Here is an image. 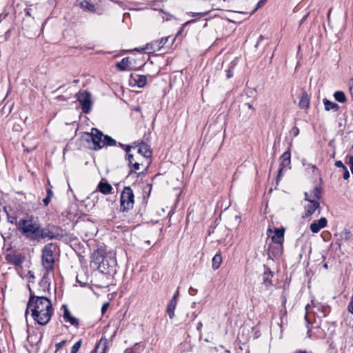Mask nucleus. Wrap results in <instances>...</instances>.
I'll list each match as a JSON object with an SVG mask.
<instances>
[{
	"label": "nucleus",
	"mask_w": 353,
	"mask_h": 353,
	"mask_svg": "<svg viewBox=\"0 0 353 353\" xmlns=\"http://www.w3.org/2000/svg\"><path fill=\"white\" fill-rule=\"evenodd\" d=\"M177 305V301H175L174 299H171V300L169 301L167 308H166V312L168 313L170 319H173L174 316V310L176 309Z\"/></svg>",
	"instance_id": "19"
},
{
	"label": "nucleus",
	"mask_w": 353,
	"mask_h": 353,
	"mask_svg": "<svg viewBox=\"0 0 353 353\" xmlns=\"http://www.w3.org/2000/svg\"><path fill=\"white\" fill-rule=\"evenodd\" d=\"M17 228L19 232L30 240H39L41 225L37 218L27 216L18 221Z\"/></svg>",
	"instance_id": "2"
},
{
	"label": "nucleus",
	"mask_w": 353,
	"mask_h": 353,
	"mask_svg": "<svg viewBox=\"0 0 353 353\" xmlns=\"http://www.w3.org/2000/svg\"><path fill=\"white\" fill-rule=\"evenodd\" d=\"M307 15H305V16L303 18L302 21H304V20L307 18Z\"/></svg>",
	"instance_id": "56"
},
{
	"label": "nucleus",
	"mask_w": 353,
	"mask_h": 353,
	"mask_svg": "<svg viewBox=\"0 0 353 353\" xmlns=\"http://www.w3.org/2000/svg\"><path fill=\"white\" fill-rule=\"evenodd\" d=\"M138 152L145 158H150L152 154L149 145L143 142L138 145Z\"/></svg>",
	"instance_id": "17"
},
{
	"label": "nucleus",
	"mask_w": 353,
	"mask_h": 353,
	"mask_svg": "<svg viewBox=\"0 0 353 353\" xmlns=\"http://www.w3.org/2000/svg\"><path fill=\"white\" fill-rule=\"evenodd\" d=\"M321 197V190L319 187H315L310 193L305 192V199L307 201L319 202Z\"/></svg>",
	"instance_id": "13"
},
{
	"label": "nucleus",
	"mask_w": 353,
	"mask_h": 353,
	"mask_svg": "<svg viewBox=\"0 0 353 353\" xmlns=\"http://www.w3.org/2000/svg\"><path fill=\"white\" fill-rule=\"evenodd\" d=\"M335 165L337 168H342L343 169H345L346 166L343 165V162L341 161H336L335 162Z\"/></svg>",
	"instance_id": "39"
},
{
	"label": "nucleus",
	"mask_w": 353,
	"mask_h": 353,
	"mask_svg": "<svg viewBox=\"0 0 353 353\" xmlns=\"http://www.w3.org/2000/svg\"><path fill=\"white\" fill-rule=\"evenodd\" d=\"M91 132H97V133H99V132H101V131L97 130V128H92L91 129Z\"/></svg>",
	"instance_id": "48"
},
{
	"label": "nucleus",
	"mask_w": 353,
	"mask_h": 353,
	"mask_svg": "<svg viewBox=\"0 0 353 353\" xmlns=\"http://www.w3.org/2000/svg\"><path fill=\"white\" fill-rule=\"evenodd\" d=\"M344 170V174H343V179L347 180L349 179L350 177V173H349V171L347 168V167L345 168V169H343Z\"/></svg>",
	"instance_id": "40"
},
{
	"label": "nucleus",
	"mask_w": 353,
	"mask_h": 353,
	"mask_svg": "<svg viewBox=\"0 0 353 353\" xmlns=\"http://www.w3.org/2000/svg\"><path fill=\"white\" fill-rule=\"evenodd\" d=\"M131 79L139 88H143L147 83V77L145 75L135 74L131 75Z\"/></svg>",
	"instance_id": "18"
},
{
	"label": "nucleus",
	"mask_w": 353,
	"mask_h": 353,
	"mask_svg": "<svg viewBox=\"0 0 353 353\" xmlns=\"http://www.w3.org/2000/svg\"><path fill=\"white\" fill-rule=\"evenodd\" d=\"M81 340L77 341L73 345V346L72 347V350H71L70 353H77V352L79 351V348L81 347Z\"/></svg>",
	"instance_id": "31"
},
{
	"label": "nucleus",
	"mask_w": 353,
	"mask_h": 353,
	"mask_svg": "<svg viewBox=\"0 0 353 353\" xmlns=\"http://www.w3.org/2000/svg\"><path fill=\"white\" fill-rule=\"evenodd\" d=\"M308 203L305 205V216H311L317 209L320 208L319 202L307 201Z\"/></svg>",
	"instance_id": "16"
},
{
	"label": "nucleus",
	"mask_w": 353,
	"mask_h": 353,
	"mask_svg": "<svg viewBox=\"0 0 353 353\" xmlns=\"http://www.w3.org/2000/svg\"><path fill=\"white\" fill-rule=\"evenodd\" d=\"M208 13V12H191L190 13H188V14L191 17H205V15H207Z\"/></svg>",
	"instance_id": "32"
},
{
	"label": "nucleus",
	"mask_w": 353,
	"mask_h": 353,
	"mask_svg": "<svg viewBox=\"0 0 353 353\" xmlns=\"http://www.w3.org/2000/svg\"><path fill=\"white\" fill-rule=\"evenodd\" d=\"M105 343L103 342L101 340L99 342V343L96 345L95 348L92 351V353H105Z\"/></svg>",
	"instance_id": "30"
},
{
	"label": "nucleus",
	"mask_w": 353,
	"mask_h": 353,
	"mask_svg": "<svg viewBox=\"0 0 353 353\" xmlns=\"http://www.w3.org/2000/svg\"><path fill=\"white\" fill-rule=\"evenodd\" d=\"M296 353H306L305 351H299V352H296Z\"/></svg>",
	"instance_id": "55"
},
{
	"label": "nucleus",
	"mask_w": 353,
	"mask_h": 353,
	"mask_svg": "<svg viewBox=\"0 0 353 353\" xmlns=\"http://www.w3.org/2000/svg\"><path fill=\"white\" fill-rule=\"evenodd\" d=\"M248 105L250 109H253V107L251 104L248 103Z\"/></svg>",
	"instance_id": "53"
},
{
	"label": "nucleus",
	"mask_w": 353,
	"mask_h": 353,
	"mask_svg": "<svg viewBox=\"0 0 353 353\" xmlns=\"http://www.w3.org/2000/svg\"><path fill=\"white\" fill-rule=\"evenodd\" d=\"M121 146L126 152V159H128V161L129 162V165L132 164L134 158H133V155L132 154H130L131 146L130 145H123V144H121Z\"/></svg>",
	"instance_id": "29"
},
{
	"label": "nucleus",
	"mask_w": 353,
	"mask_h": 353,
	"mask_svg": "<svg viewBox=\"0 0 353 353\" xmlns=\"http://www.w3.org/2000/svg\"><path fill=\"white\" fill-rule=\"evenodd\" d=\"M327 219L325 217H321L310 224V230L313 233H317L327 225Z\"/></svg>",
	"instance_id": "15"
},
{
	"label": "nucleus",
	"mask_w": 353,
	"mask_h": 353,
	"mask_svg": "<svg viewBox=\"0 0 353 353\" xmlns=\"http://www.w3.org/2000/svg\"><path fill=\"white\" fill-rule=\"evenodd\" d=\"M349 165L351 172L353 174V156L350 157L349 159Z\"/></svg>",
	"instance_id": "41"
},
{
	"label": "nucleus",
	"mask_w": 353,
	"mask_h": 353,
	"mask_svg": "<svg viewBox=\"0 0 353 353\" xmlns=\"http://www.w3.org/2000/svg\"><path fill=\"white\" fill-rule=\"evenodd\" d=\"M226 75L228 79L231 78L233 75L232 70H226Z\"/></svg>",
	"instance_id": "44"
},
{
	"label": "nucleus",
	"mask_w": 353,
	"mask_h": 353,
	"mask_svg": "<svg viewBox=\"0 0 353 353\" xmlns=\"http://www.w3.org/2000/svg\"><path fill=\"white\" fill-rule=\"evenodd\" d=\"M108 306H109V303H105V304L103 305V306L101 307V313L102 314H104L105 312V311L107 310Z\"/></svg>",
	"instance_id": "43"
},
{
	"label": "nucleus",
	"mask_w": 353,
	"mask_h": 353,
	"mask_svg": "<svg viewBox=\"0 0 353 353\" xmlns=\"http://www.w3.org/2000/svg\"><path fill=\"white\" fill-rule=\"evenodd\" d=\"M50 272H46L43 274L41 280L39 283V288L34 292H41V294L46 296V293L49 292L50 289Z\"/></svg>",
	"instance_id": "12"
},
{
	"label": "nucleus",
	"mask_w": 353,
	"mask_h": 353,
	"mask_svg": "<svg viewBox=\"0 0 353 353\" xmlns=\"http://www.w3.org/2000/svg\"><path fill=\"white\" fill-rule=\"evenodd\" d=\"M29 312H31L32 317L38 324H48L53 314L50 299L41 294V292H34L30 288V298L25 312L26 316Z\"/></svg>",
	"instance_id": "1"
},
{
	"label": "nucleus",
	"mask_w": 353,
	"mask_h": 353,
	"mask_svg": "<svg viewBox=\"0 0 353 353\" xmlns=\"http://www.w3.org/2000/svg\"><path fill=\"white\" fill-rule=\"evenodd\" d=\"M305 319L307 321L309 312H312L319 318L325 317L330 312V307L327 305H323L320 303H314L312 301L311 304H307L305 306Z\"/></svg>",
	"instance_id": "7"
},
{
	"label": "nucleus",
	"mask_w": 353,
	"mask_h": 353,
	"mask_svg": "<svg viewBox=\"0 0 353 353\" xmlns=\"http://www.w3.org/2000/svg\"><path fill=\"white\" fill-rule=\"evenodd\" d=\"M341 236L343 239H344L345 240H348L352 236L351 232L347 230H345L344 231H343V232L341 234Z\"/></svg>",
	"instance_id": "33"
},
{
	"label": "nucleus",
	"mask_w": 353,
	"mask_h": 353,
	"mask_svg": "<svg viewBox=\"0 0 353 353\" xmlns=\"http://www.w3.org/2000/svg\"><path fill=\"white\" fill-rule=\"evenodd\" d=\"M76 98L81 105L82 111L86 114L90 112L92 105L91 94L88 91L79 92L76 94Z\"/></svg>",
	"instance_id": "9"
},
{
	"label": "nucleus",
	"mask_w": 353,
	"mask_h": 353,
	"mask_svg": "<svg viewBox=\"0 0 353 353\" xmlns=\"http://www.w3.org/2000/svg\"><path fill=\"white\" fill-rule=\"evenodd\" d=\"M272 272L269 270L265 271L263 275V284L268 288L272 285Z\"/></svg>",
	"instance_id": "22"
},
{
	"label": "nucleus",
	"mask_w": 353,
	"mask_h": 353,
	"mask_svg": "<svg viewBox=\"0 0 353 353\" xmlns=\"http://www.w3.org/2000/svg\"><path fill=\"white\" fill-rule=\"evenodd\" d=\"M61 308L63 310V318L66 323L77 327L79 325V319L72 316L71 313L65 305H63Z\"/></svg>",
	"instance_id": "14"
},
{
	"label": "nucleus",
	"mask_w": 353,
	"mask_h": 353,
	"mask_svg": "<svg viewBox=\"0 0 353 353\" xmlns=\"http://www.w3.org/2000/svg\"><path fill=\"white\" fill-rule=\"evenodd\" d=\"M290 157L291 154L290 151L285 152L280 157V166L279 170L277 175L276 180L279 181L280 178L282 176L283 172L285 171L287 169L290 168Z\"/></svg>",
	"instance_id": "11"
},
{
	"label": "nucleus",
	"mask_w": 353,
	"mask_h": 353,
	"mask_svg": "<svg viewBox=\"0 0 353 353\" xmlns=\"http://www.w3.org/2000/svg\"><path fill=\"white\" fill-rule=\"evenodd\" d=\"M50 201H51V199L49 198V196H46V197L45 199H43V203L45 206H47L50 203Z\"/></svg>",
	"instance_id": "42"
},
{
	"label": "nucleus",
	"mask_w": 353,
	"mask_h": 353,
	"mask_svg": "<svg viewBox=\"0 0 353 353\" xmlns=\"http://www.w3.org/2000/svg\"><path fill=\"white\" fill-rule=\"evenodd\" d=\"M120 203V210L122 212H128V210L133 208L134 194L131 188H124L121 194Z\"/></svg>",
	"instance_id": "6"
},
{
	"label": "nucleus",
	"mask_w": 353,
	"mask_h": 353,
	"mask_svg": "<svg viewBox=\"0 0 353 353\" xmlns=\"http://www.w3.org/2000/svg\"><path fill=\"white\" fill-rule=\"evenodd\" d=\"M267 235L272 242L281 245L284 241V229L269 228L267 230Z\"/></svg>",
	"instance_id": "10"
},
{
	"label": "nucleus",
	"mask_w": 353,
	"mask_h": 353,
	"mask_svg": "<svg viewBox=\"0 0 353 353\" xmlns=\"http://www.w3.org/2000/svg\"><path fill=\"white\" fill-rule=\"evenodd\" d=\"M98 268L103 272L111 274L115 272L117 266V259L114 254L110 253L103 257L97 258Z\"/></svg>",
	"instance_id": "5"
},
{
	"label": "nucleus",
	"mask_w": 353,
	"mask_h": 353,
	"mask_svg": "<svg viewBox=\"0 0 353 353\" xmlns=\"http://www.w3.org/2000/svg\"><path fill=\"white\" fill-rule=\"evenodd\" d=\"M79 6L81 8H82L85 11L88 12H94L95 11V6L92 3L91 0H83L80 2Z\"/></svg>",
	"instance_id": "20"
},
{
	"label": "nucleus",
	"mask_w": 353,
	"mask_h": 353,
	"mask_svg": "<svg viewBox=\"0 0 353 353\" xmlns=\"http://www.w3.org/2000/svg\"><path fill=\"white\" fill-rule=\"evenodd\" d=\"M310 166H311V168H312L313 170H314L315 169H316V166L314 165H310Z\"/></svg>",
	"instance_id": "52"
},
{
	"label": "nucleus",
	"mask_w": 353,
	"mask_h": 353,
	"mask_svg": "<svg viewBox=\"0 0 353 353\" xmlns=\"http://www.w3.org/2000/svg\"><path fill=\"white\" fill-rule=\"evenodd\" d=\"M47 196H49V198L52 199L53 196V192L50 189L47 190Z\"/></svg>",
	"instance_id": "45"
},
{
	"label": "nucleus",
	"mask_w": 353,
	"mask_h": 353,
	"mask_svg": "<svg viewBox=\"0 0 353 353\" xmlns=\"http://www.w3.org/2000/svg\"><path fill=\"white\" fill-rule=\"evenodd\" d=\"M266 1H267V0H260V1L258 2V3H257V5H256V8H255L253 10V11L252 12L251 14H253L254 12H255L256 11V10H258L259 8H261V6H263L265 3Z\"/></svg>",
	"instance_id": "35"
},
{
	"label": "nucleus",
	"mask_w": 353,
	"mask_h": 353,
	"mask_svg": "<svg viewBox=\"0 0 353 353\" xmlns=\"http://www.w3.org/2000/svg\"><path fill=\"white\" fill-rule=\"evenodd\" d=\"M170 37L161 38L159 40L153 41L149 43H147L145 48L140 49H136L139 52H145L148 54H152L155 52L161 50L164 45L167 43Z\"/></svg>",
	"instance_id": "8"
},
{
	"label": "nucleus",
	"mask_w": 353,
	"mask_h": 353,
	"mask_svg": "<svg viewBox=\"0 0 353 353\" xmlns=\"http://www.w3.org/2000/svg\"><path fill=\"white\" fill-rule=\"evenodd\" d=\"M98 190L102 192L103 194H109L112 188L108 183H103L100 182L97 187Z\"/></svg>",
	"instance_id": "25"
},
{
	"label": "nucleus",
	"mask_w": 353,
	"mask_h": 353,
	"mask_svg": "<svg viewBox=\"0 0 353 353\" xmlns=\"http://www.w3.org/2000/svg\"><path fill=\"white\" fill-rule=\"evenodd\" d=\"M286 303V299L284 298L283 300V302H282V304H283V306L285 307V305Z\"/></svg>",
	"instance_id": "50"
},
{
	"label": "nucleus",
	"mask_w": 353,
	"mask_h": 353,
	"mask_svg": "<svg viewBox=\"0 0 353 353\" xmlns=\"http://www.w3.org/2000/svg\"><path fill=\"white\" fill-rule=\"evenodd\" d=\"M130 61L129 57H124L121 59L120 62L117 63V68L121 70L124 71L127 69V68L130 65Z\"/></svg>",
	"instance_id": "24"
},
{
	"label": "nucleus",
	"mask_w": 353,
	"mask_h": 353,
	"mask_svg": "<svg viewBox=\"0 0 353 353\" xmlns=\"http://www.w3.org/2000/svg\"><path fill=\"white\" fill-rule=\"evenodd\" d=\"M66 343V340H63L60 341L59 343H57L56 344V351H58L59 349H61Z\"/></svg>",
	"instance_id": "37"
},
{
	"label": "nucleus",
	"mask_w": 353,
	"mask_h": 353,
	"mask_svg": "<svg viewBox=\"0 0 353 353\" xmlns=\"http://www.w3.org/2000/svg\"><path fill=\"white\" fill-rule=\"evenodd\" d=\"M40 236L39 239H45L48 238L50 239H57L59 236V234H55L54 232H50L46 229L41 228L40 229Z\"/></svg>",
	"instance_id": "21"
},
{
	"label": "nucleus",
	"mask_w": 353,
	"mask_h": 353,
	"mask_svg": "<svg viewBox=\"0 0 353 353\" xmlns=\"http://www.w3.org/2000/svg\"><path fill=\"white\" fill-rule=\"evenodd\" d=\"M348 85H349V90H350V94L352 96V98L353 99V79L350 80Z\"/></svg>",
	"instance_id": "38"
},
{
	"label": "nucleus",
	"mask_w": 353,
	"mask_h": 353,
	"mask_svg": "<svg viewBox=\"0 0 353 353\" xmlns=\"http://www.w3.org/2000/svg\"><path fill=\"white\" fill-rule=\"evenodd\" d=\"M222 262V256L221 253H216L212 260V268L213 270H217Z\"/></svg>",
	"instance_id": "23"
},
{
	"label": "nucleus",
	"mask_w": 353,
	"mask_h": 353,
	"mask_svg": "<svg viewBox=\"0 0 353 353\" xmlns=\"http://www.w3.org/2000/svg\"><path fill=\"white\" fill-rule=\"evenodd\" d=\"M202 327V323L200 322L197 325V329H200Z\"/></svg>",
	"instance_id": "51"
},
{
	"label": "nucleus",
	"mask_w": 353,
	"mask_h": 353,
	"mask_svg": "<svg viewBox=\"0 0 353 353\" xmlns=\"http://www.w3.org/2000/svg\"><path fill=\"white\" fill-rule=\"evenodd\" d=\"M8 222L12 223V224H16L17 225V217L16 216H10L8 215Z\"/></svg>",
	"instance_id": "36"
},
{
	"label": "nucleus",
	"mask_w": 353,
	"mask_h": 353,
	"mask_svg": "<svg viewBox=\"0 0 353 353\" xmlns=\"http://www.w3.org/2000/svg\"><path fill=\"white\" fill-rule=\"evenodd\" d=\"M323 102L324 104L325 110L326 111H330L332 110H338V109L339 108L338 104H336L334 102L330 101L326 99H324L323 100Z\"/></svg>",
	"instance_id": "26"
},
{
	"label": "nucleus",
	"mask_w": 353,
	"mask_h": 353,
	"mask_svg": "<svg viewBox=\"0 0 353 353\" xmlns=\"http://www.w3.org/2000/svg\"><path fill=\"white\" fill-rule=\"evenodd\" d=\"M286 313H287L286 310H285V309H284L283 315V316H284V315H286Z\"/></svg>",
	"instance_id": "54"
},
{
	"label": "nucleus",
	"mask_w": 353,
	"mask_h": 353,
	"mask_svg": "<svg viewBox=\"0 0 353 353\" xmlns=\"http://www.w3.org/2000/svg\"><path fill=\"white\" fill-rule=\"evenodd\" d=\"M193 21H194V20H192V21H189L188 23H192V22H193Z\"/></svg>",
	"instance_id": "58"
},
{
	"label": "nucleus",
	"mask_w": 353,
	"mask_h": 353,
	"mask_svg": "<svg viewBox=\"0 0 353 353\" xmlns=\"http://www.w3.org/2000/svg\"><path fill=\"white\" fill-rule=\"evenodd\" d=\"M310 99L307 94L304 92L301 94V100L299 101V106L301 108H306L309 106Z\"/></svg>",
	"instance_id": "27"
},
{
	"label": "nucleus",
	"mask_w": 353,
	"mask_h": 353,
	"mask_svg": "<svg viewBox=\"0 0 353 353\" xmlns=\"http://www.w3.org/2000/svg\"><path fill=\"white\" fill-rule=\"evenodd\" d=\"M323 267H324L325 268H327V265L325 263V264H324V265H323Z\"/></svg>",
	"instance_id": "57"
},
{
	"label": "nucleus",
	"mask_w": 353,
	"mask_h": 353,
	"mask_svg": "<svg viewBox=\"0 0 353 353\" xmlns=\"http://www.w3.org/2000/svg\"><path fill=\"white\" fill-rule=\"evenodd\" d=\"M130 166L132 168L131 172H136L140 169V163L137 162L130 164Z\"/></svg>",
	"instance_id": "34"
},
{
	"label": "nucleus",
	"mask_w": 353,
	"mask_h": 353,
	"mask_svg": "<svg viewBox=\"0 0 353 353\" xmlns=\"http://www.w3.org/2000/svg\"><path fill=\"white\" fill-rule=\"evenodd\" d=\"M57 250V246L52 243H48L42 249L41 264L46 272L52 273L54 271Z\"/></svg>",
	"instance_id": "4"
},
{
	"label": "nucleus",
	"mask_w": 353,
	"mask_h": 353,
	"mask_svg": "<svg viewBox=\"0 0 353 353\" xmlns=\"http://www.w3.org/2000/svg\"><path fill=\"white\" fill-rule=\"evenodd\" d=\"M30 11H31V8H28L26 11V14L28 16H30L31 15Z\"/></svg>",
	"instance_id": "49"
},
{
	"label": "nucleus",
	"mask_w": 353,
	"mask_h": 353,
	"mask_svg": "<svg viewBox=\"0 0 353 353\" xmlns=\"http://www.w3.org/2000/svg\"><path fill=\"white\" fill-rule=\"evenodd\" d=\"M125 353H139L136 350H127Z\"/></svg>",
	"instance_id": "47"
},
{
	"label": "nucleus",
	"mask_w": 353,
	"mask_h": 353,
	"mask_svg": "<svg viewBox=\"0 0 353 353\" xmlns=\"http://www.w3.org/2000/svg\"><path fill=\"white\" fill-rule=\"evenodd\" d=\"M83 139L88 143V147L98 150L105 145H113L116 141L105 134H84Z\"/></svg>",
	"instance_id": "3"
},
{
	"label": "nucleus",
	"mask_w": 353,
	"mask_h": 353,
	"mask_svg": "<svg viewBox=\"0 0 353 353\" xmlns=\"http://www.w3.org/2000/svg\"><path fill=\"white\" fill-rule=\"evenodd\" d=\"M334 99L339 103H345L347 101L346 96L343 91H336L334 93Z\"/></svg>",
	"instance_id": "28"
},
{
	"label": "nucleus",
	"mask_w": 353,
	"mask_h": 353,
	"mask_svg": "<svg viewBox=\"0 0 353 353\" xmlns=\"http://www.w3.org/2000/svg\"><path fill=\"white\" fill-rule=\"evenodd\" d=\"M179 296V290H176L172 299H174L175 301H177Z\"/></svg>",
	"instance_id": "46"
}]
</instances>
